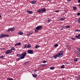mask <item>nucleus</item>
I'll return each instance as SVG.
<instances>
[{"label": "nucleus", "instance_id": "1", "mask_svg": "<svg viewBox=\"0 0 80 80\" xmlns=\"http://www.w3.org/2000/svg\"><path fill=\"white\" fill-rule=\"evenodd\" d=\"M46 12V9L45 8L39 9L37 11V12H38L39 13H42L45 12Z\"/></svg>", "mask_w": 80, "mask_h": 80}, {"label": "nucleus", "instance_id": "2", "mask_svg": "<svg viewBox=\"0 0 80 80\" xmlns=\"http://www.w3.org/2000/svg\"><path fill=\"white\" fill-rule=\"evenodd\" d=\"M27 55V53H26V52H24L22 53L21 55V57H20L21 59H24Z\"/></svg>", "mask_w": 80, "mask_h": 80}, {"label": "nucleus", "instance_id": "3", "mask_svg": "<svg viewBox=\"0 0 80 80\" xmlns=\"http://www.w3.org/2000/svg\"><path fill=\"white\" fill-rule=\"evenodd\" d=\"M63 53H64V52H63V51H61L59 53H58L56 54V55H58V56L62 57L63 56Z\"/></svg>", "mask_w": 80, "mask_h": 80}, {"label": "nucleus", "instance_id": "4", "mask_svg": "<svg viewBox=\"0 0 80 80\" xmlns=\"http://www.w3.org/2000/svg\"><path fill=\"white\" fill-rule=\"evenodd\" d=\"M15 29L14 28H9L8 29L7 31L8 32H9L10 31H11V32H13L15 31Z\"/></svg>", "mask_w": 80, "mask_h": 80}, {"label": "nucleus", "instance_id": "5", "mask_svg": "<svg viewBox=\"0 0 80 80\" xmlns=\"http://www.w3.org/2000/svg\"><path fill=\"white\" fill-rule=\"evenodd\" d=\"M12 52V51L11 50H7V51L6 52H5V54H9L10 53H11Z\"/></svg>", "mask_w": 80, "mask_h": 80}, {"label": "nucleus", "instance_id": "6", "mask_svg": "<svg viewBox=\"0 0 80 80\" xmlns=\"http://www.w3.org/2000/svg\"><path fill=\"white\" fill-rule=\"evenodd\" d=\"M42 27L41 26H37L36 28V29L37 30H41L42 29Z\"/></svg>", "mask_w": 80, "mask_h": 80}, {"label": "nucleus", "instance_id": "7", "mask_svg": "<svg viewBox=\"0 0 80 80\" xmlns=\"http://www.w3.org/2000/svg\"><path fill=\"white\" fill-rule=\"evenodd\" d=\"M28 52L29 54H32L33 53V51L32 50H28Z\"/></svg>", "mask_w": 80, "mask_h": 80}, {"label": "nucleus", "instance_id": "8", "mask_svg": "<svg viewBox=\"0 0 80 80\" xmlns=\"http://www.w3.org/2000/svg\"><path fill=\"white\" fill-rule=\"evenodd\" d=\"M61 57V56L56 55H53V58H54V59H57V58H58V57L60 58Z\"/></svg>", "mask_w": 80, "mask_h": 80}, {"label": "nucleus", "instance_id": "9", "mask_svg": "<svg viewBox=\"0 0 80 80\" xmlns=\"http://www.w3.org/2000/svg\"><path fill=\"white\" fill-rule=\"evenodd\" d=\"M74 53H75L76 54H77V55H80V52H78V51H74Z\"/></svg>", "mask_w": 80, "mask_h": 80}, {"label": "nucleus", "instance_id": "10", "mask_svg": "<svg viewBox=\"0 0 80 80\" xmlns=\"http://www.w3.org/2000/svg\"><path fill=\"white\" fill-rule=\"evenodd\" d=\"M26 12L28 13H29L30 14H32L33 13V12L30 11H27Z\"/></svg>", "mask_w": 80, "mask_h": 80}, {"label": "nucleus", "instance_id": "11", "mask_svg": "<svg viewBox=\"0 0 80 80\" xmlns=\"http://www.w3.org/2000/svg\"><path fill=\"white\" fill-rule=\"evenodd\" d=\"M18 34L20 35H22L23 34V32H21V31H19V32H18Z\"/></svg>", "mask_w": 80, "mask_h": 80}, {"label": "nucleus", "instance_id": "12", "mask_svg": "<svg viewBox=\"0 0 80 80\" xmlns=\"http://www.w3.org/2000/svg\"><path fill=\"white\" fill-rule=\"evenodd\" d=\"M3 36H4V37L5 38V37H9V36L8 35V34H3Z\"/></svg>", "mask_w": 80, "mask_h": 80}, {"label": "nucleus", "instance_id": "13", "mask_svg": "<svg viewBox=\"0 0 80 80\" xmlns=\"http://www.w3.org/2000/svg\"><path fill=\"white\" fill-rule=\"evenodd\" d=\"M37 1L36 0H34L31 2V3L32 4H35L36 3Z\"/></svg>", "mask_w": 80, "mask_h": 80}, {"label": "nucleus", "instance_id": "14", "mask_svg": "<svg viewBox=\"0 0 80 80\" xmlns=\"http://www.w3.org/2000/svg\"><path fill=\"white\" fill-rule=\"evenodd\" d=\"M75 38L77 39H80V33L78 35V36H76Z\"/></svg>", "mask_w": 80, "mask_h": 80}, {"label": "nucleus", "instance_id": "15", "mask_svg": "<svg viewBox=\"0 0 80 80\" xmlns=\"http://www.w3.org/2000/svg\"><path fill=\"white\" fill-rule=\"evenodd\" d=\"M65 19H66V18L65 17L63 18H59V20L60 21H63Z\"/></svg>", "mask_w": 80, "mask_h": 80}, {"label": "nucleus", "instance_id": "16", "mask_svg": "<svg viewBox=\"0 0 80 80\" xmlns=\"http://www.w3.org/2000/svg\"><path fill=\"white\" fill-rule=\"evenodd\" d=\"M21 45L20 42L18 43L15 44V46H20Z\"/></svg>", "mask_w": 80, "mask_h": 80}, {"label": "nucleus", "instance_id": "17", "mask_svg": "<svg viewBox=\"0 0 80 80\" xmlns=\"http://www.w3.org/2000/svg\"><path fill=\"white\" fill-rule=\"evenodd\" d=\"M32 76H33V77L34 78H36L37 77V74H32Z\"/></svg>", "mask_w": 80, "mask_h": 80}, {"label": "nucleus", "instance_id": "18", "mask_svg": "<svg viewBox=\"0 0 80 80\" xmlns=\"http://www.w3.org/2000/svg\"><path fill=\"white\" fill-rule=\"evenodd\" d=\"M67 48H68V50H70L71 48L69 45H67Z\"/></svg>", "mask_w": 80, "mask_h": 80}, {"label": "nucleus", "instance_id": "19", "mask_svg": "<svg viewBox=\"0 0 80 80\" xmlns=\"http://www.w3.org/2000/svg\"><path fill=\"white\" fill-rule=\"evenodd\" d=\"M4 36L3 35V34H1V35L0 36V38H3Z\"/></svg>", "mask_w": 80, "mask_h": 80}, {"label": "nucleus", "instance_id": "20", "mask_svg": "<svg viewBox=\"0 0 80 80\" xmlns=\"http://www.w3.org/2000/svg\"><path fill=\"white\" fill-rule=\"evenodd\" d=\"M7 80H13V79L12 78H7Z\"/></svg>", "mask_w": 80, "mask_h": 80}, {"label": "nucleus", "instance_id": "21", "mask_svg": "<svg viewBox=\"0 0 80 80\" xmlns=\"http://www.w3.org/2000/svg\"><path fill=\"white\" fill-rule=\"evenodd\" d=\"M31 47V45L30 44H29V45H28L27 46V48H29Z\"/></svg>", "mask_w": 80, "mask_h": 80}, {"label": "nucleus", "instance_id": "22", "mask_svg": "<svg viewBox=\"0 0 80 80\" xmlns=\"http://www.w3.org/2000/svg\"><path fill=\"white\" fill-rule=\"evenodd\" d=\"M16 56L17 57H20V56H21V55L19 54H17Z\"/></svg>", "mask_w": 80, "mask_h": 80}, {"label": "nucleus", "instance_id": "23", "mask_svg": "<svg viewBox=\"0 0 80 80\" xmlns=\"http://www.w3.org/2000/svg\"><path fill=\"white\" fill-rule=\"evenodd\" d=\"M73 10H76L77 9V8L76 7H73Z\"/></svg>", "mask_w": 80, "mask_h": 80}, {"label": "nucleus", "instance_id": "24", "mask_svg": "<svg viewBox=\"0 0 80 80\" xmlns=\"http://www.w3.org/2000/svg\"><path fill=\"white\" fill-rule=\"evenodd\" d=\"M10 50H15V48L13 47H12V48H11V49H10Z\"/></svg>", "mask_w": 80, "mask_h": 80}, {"label": "nucleus", "instance_id": "25", "mask_svg": "<svg viewBox=\"0 0 80 80\" xmlns=\"http://www.w3.org/2000/svg\"><path fill=\"white\" fill-rule=\"evenodd\" d=\"M65 28H70V26H68V25H67V26H65Z\"/></svg>", "mask_w": 80, "mask_h": 80}, {"label": "nucleus", "instance_id": "26", "mask_svg": "<svg viewBox=\"0 0 80 80\" xmlns=\"http://www.w3.org/2000/svg\"><path fill=\"white\" fill-rule=\"evenodd\" d=\"M50 70H53L54 69H55V68L54 67H51L50 68Z\"/></svg>", "mask_w": 80, "mask_h": 80}, {"label": "nucleus", "instance_id": "27", "mask_svg": "<svg viewBox=\"0 0 80 80\" xmlns=\"http://www.w3.org/2000/svg\"><path fill=\"white\" fill-rule=\"evenodd\" d=\"M54 47H58V44L56 43V44L54 45Z\"/></svg>", "mask_w": 80, "mask_h": 80}, {"label": "nucleus", "instance_id": "28", "mask_svg": "<svg viewBox=\"0 0 80 80\" xmlns=\"http://www.w3.org/2000/svg\"><path fill=\"white\" fill-rule=\"evenodd\" d=\"M45 66L44 64H41L40 65V67L41 68V67H44Z\"/></svg>", "mask_w": 80, "mask_h": 80}, {"label": "nucleus", "instance_id": "29", "mask_svg": "<svg viewBox=\"0 0 80 80\" xmlns=\"http://www.w3.org/2000/svg\"><path fill=\"white\" fill-rule=\"evenodd\" d=\"M39 46H38V45H37V46H36L35 47V48L37 49V48H39Z\"/></svg>", "mask_w": 80, "mask_h": 80}, {"label": "nucleus", "instance_id": "30", "mask_svg": "<svg viewBox=\"0 0 80 80\" xmlns=\"http://www.w3.org/2000/svg\"><path fill=\"white\" fill-rule=\"evenodd\" d=\"M78 58H75L74 59V61L75 62H77L78 60Z\"/></svg>", "mask_w": 80, "mask_h": 80}, {"label": "nucleus", "instance_id": "31", "mask_svg": "<svg viewBox=\"0 0 80 80\" xmlns=\"http://www.w3.org/2000/svg\"><path fill=\"white\" fill-rule=\"evenodd\" d=\"M61 68H65V67L64 66V65H63L62 66H61Z\"/></svg>", "mask_w": 80, "mask_h": 80}, {"label": "nucleus", "instance_id": "32", "mask_svg": "<svg viewBox=\"0 0 80 80\" xmlns=\"http://www.w3.org/2000/svg\"><path fill=\"white\" fill-rule=\"evenodd\" d=\"M59 12V11L58 10H56L54 11V12H56V13H58Z\"/></svg>", "mask_w": 80, "mask_h": 80}, {"label": "nucleus", "instance_id": "33", "mask_svg": "<svg viewBox=\"0 0 80 80\" xmlns=\"http://www.w3.org/2000/svg\"><path fill=\"white\" fill-rule=\"evenodd\" d=\"M27 45H25V46H24L23 48L24 49L26 48H27V46H26Z\"/></svg>", "mask_w": 80, "mask_h": 80}, {"label": "nucleus", "instance_id": "34", "mask_svg": "<svg viewBox=\"0 0 80 80\" xmlns=\"http://www.w3.org/2000/svg\"><path fill=\"white\" fill-rule=\"evenodd\" d=\"M0 58H4L3 56V55L1 56L0 57Z\"/></svg>", "mask_w": 80, "mask_h": 80}, {"label": "nucleus", "instance_id": "35", "mask_svg": "<svg viewBox=\"0 0 80 80\" xmlns=\"http://www.w3.org/2000/svg\"><path fill=\"white\" fill-rule=\"evenodd\" d=\"M78 22L80 23V18L78 19Z\"/></svg>", "mask_w": 80, "mask_h": 80}, {"label": "nucleus", "instance_id": "36", "mask_svg": "<svg viewBox=\"0 0 80 80\" xmlns=\"http://www.w3.org/2000/svg\"><path fill=\"white\" fill-rule=\"evenodd\" d=\"M20 57L19 58H18L17 59V61L18 62V61H19V60H20Z\"/></svg>", "mask_w": 80, "mask_h": 80}, {"label": "nucleus", "instance_id": "37", "mask_svg": "<svg viewBox=\"0 0 80 80\" xmlns=\"http://www.w3.org/2000/svg\"><path fill=\"white\" fill-rule=\"evenodd\" d=\"M77 80H80V77H77Z\"/></svg>", "mask_w": 80, "mask_h": 80}, {"label": "nucleus", "instance_id": "38", "mask_svg": "<svg viewBox=\"0 0 80 80\" xmlns=\"http://www.w3.org/2000/svg\"><path fill=\"white\" fill-rule=\"evenodd\" d=\"M77 50H78V51H79V52H80V48H77Z\"/></svg>", "mask_w": 80, "mask_h": 80}, {"label": "nucleus", "instance_id": "39", "mask_svg": "<svg viewBox=\"0 0 80 80\" xmlns=\"http://www.w3.org/2000/svg\"><path fill=\"white\" fill-rule=\"evenodd\" d=\"M42 62L43 63H46V62H47L46 61H42Z\"/></svg>", "mask_w": 80, "mask_h": 80}, {"label": "nucleus", "instance_id": "40", "mask_svg": "<svg viewBox=\"0 0 80 80\" xmlns=\"http://www.w3.org/2000/svg\"><path fill=\"white\" fill-rule=\"evenodd\" d=\"M38 30H35V32H36V33H37L38 32Z\"/></svg>", "mask_w": 80, "mask_h": 80}, {"label": "nucleus", "instance_id": "41", "mask_svg": "<svg viewBox=\"0 0 80 80\" xmlns=\"http://www.w3.org/2000/svg\"><path fill=\"white\" fill-rule=\"evenodd\" d=\"M33 32H30V33H29V35H31V34H33Z\"/></svg>", "mask_w": 80, "mask_h": 80}, {"label": "nucleus", "instance_id": "42", "mask_svg": "<svg viewBox=\"0 0 80 80\" xmlns=\"http://www.w3.org/2000/svg\"><path fill=\"white\" fill-rule=\"evenodd\" d=\"M51 21V20H48V23H49V22H50Z\"/></svg>", "mask_w": 80, "mask_h": 80}, {"label": "nucleus", "instance_id": "43", "mask_svg": "<svg viewBox=\"0 0 80 80\" xmlns=\"http://www.w3.org/2000/svg\"><path fill=\"white\" fill-rule=\"evenodd\" d=\"M75 32H80V30H76L75 31Z\"/></svg>", "mask_w": 80, "mask_h": 80}, {"label": "nucleus", "instance_id": "44", "mask_svg": "<svg viewBox=\"0 0 80 80\" xmlns=\"http://www.w3.org/2000/svg\"><path fill=\"white\" fill-rule=\"evenodd\" d=\"M80 15V13H77V16H79Z\"/></svg>", "mask_w": 80, "mask_h": 80}, {"label": "nucleus", "instance_id": "45", "mask_svg": "<svg viewBox=\"0 0 80 80\" xmlns=\"http://www.w3.org/2000/svg\"><path fill=\"white\" fill-rule=\"evenodd\" d=\"M71 39L73 40V41H75V38H71Z\"/></svg>", "mask_w": 80, "mask_h": 80}, {"label": "nucleus", "instance_id": "46", "mask_svg": "<svg viewBox=\"0 0 80 80\" xmlns=\"http://www.w3.org/2000/svg\"><path fill=\"white\" fill-rule=\"evenodd\" d=\"M26 35H27V36H28H28L30 35V34H27Z\"/></svg>", "mask_w": 80, "mask_h": 80}, {"label": "nucleus", "instance_id": "47", "mask_svg": "<svg viewBox=\"0 0 80 80\" xmlns=\"http://www.w3.org/2000/svg\"><path fill=\"white\" fill-rule=\"evenodd\" d=\"M78 3H80V0H78Z\"/></svg>", "mask_w": 80, "mask_h": 80}, {"label": "nucleus", "instance_id": "48", "mask_svg": "<svg viewBox=\"0 0 80 80\" xmlns=\"http://www.w3.org/2000/svg\"><path fill=\"white\" fill-rule=\"evenodd\" d=\"M64 29H63V28H62V29H61V30H63Z\"/></svg>", "mask_w": 80, "mask_h": 80}, {"label": "nucleus", "instance_id": "49", "mask_svg": "<svg viewBox=\"0 0 80 80\" xmlns=\"http://www.w3.org/2000/svg\"><path fill=\"white\" fill-rule=\"evenodd\" d=\"M71 0H68V1H71Z\"/></svg>", "mask_w": 80, "mask_h": 80}, {"label": "nucleus", "instance_id": "50", "mask_svg": "<svg viewBox=\"0 0 80 80\" xmlns=\"http://www.w3.org/2000/svg\"><path fill=\"white\" fill-rule=\"evenodd\" d=\"M1 17H2V16L0 15V18H1Z\"/></svg>", "mask_w": 80, "mask_h": 80}, {"label": "nucleus", "instance_id": "51", "mask_svg": "<svg viewBox=\"0 0 80 80\" xmlns=\"http://www.w3.org/2000/svg\"><path fill=\"white\" fill-rule=\"evenodd\" d=\"M62 27V28H65V27Z\"/></svg>", "mask_w": 80, "mask_h": 80}, {"label": "nucleus", "instance_id": "52", "mask_svg": "<svg viewBox=\"0 0 80 80\" xmlns=\"http://www.w3.org/2000/svg\"><path fill=\"white\" fill-rule=\"evenodd\" d=\"M78 6L80 7V3L79 4V5H78Z\"/></svg>", "mask_w": 80, "mask_h": 80}, {"label": "nucleus", "instance_id": "53", "mask_svg": "<svg viewBox=\"0 0 80 80\" xmlns=\"http://www.w3.org/2000/svg\"><path fill=\"white\" fill-rule=\"evenodd\" d=\"M47 0V1H50V0Z\"/></svg>", "mask_w": 80, "mask_h": 80}, {"label": "nucleus", "instance_id": "54", "mask_svg": "<svg viewBox=\"0 0 80 80\" xmlns=\"http://www.w3.org/2000/svg\"><path fill=\"white\" fill-rule=\"evenodd\" d=\"M26 62H25V64H26Z\"/></svg>", "mask_w": 80, "mask_h": 80}, {"label": "nucleus", "instance_id": "55", "mask_svg": "<svg viewBox=\"0 0 80 80\" xmlns=\"http://www.w3.org/2000/svg\"><path fill=\"white\" fill-rule=\"evenodd\" d=\"M62 80H65L64 79H62Z\"/></svg>", "mask_w": 80, "mask_h": 80}, {"label": "nucleus", "instance_id": "56", "mask_svg": "<svg viewBox=\"0 0 80 80\" xmlns=\"http://www.w3.org/2000/svg\"><path fill=\"white\" fill-rule=\"evenodd\" d=\"M51 0H50V1H51Z\"/></svg>", "mask_w": 80, "mask_h": 80}]
</instances>
